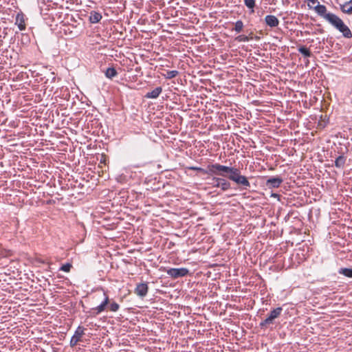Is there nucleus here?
I'll return each mask as SVG.
<instances>
[{"label": "nucleus", "instance_id": "nucleus-1", "mask_svg": "<svg viewBox=\"0 0 352 352\" xmlns=\"http://www.w3.org/2000/svg\"><path fill=\"white\" fill-rule=\"evenodd\" d=\"M219 176L227 177V179L235 182L238 186H243L244 189L250 187L248 177L242 175L241 170L236 167L221 165Z\"/></svg>", "mask_w": 352, "mask_h": 352}, {"label": "nucleus", "instance_id": "nucleus-2", "mask_svg": "<svg viewBox=\"0 0 352 352\" xmlns=\"http://www.w3.org/2000/svg\"><path fill=\"white\" fill-rule=\"evenodd\" d=\"M328 22L336 30L342 34L346 38H352V32L344 21L336 14L328 16Z\"/></svg>", "mask_w": 352, "mask_h": 352}, {"label": "nucleus", "instance_id": "nucleus-3", "mask_svg": "<svg viewBox=\"0 0 352 352\" xmlns=\"http://www.w3.org/2000/svg\"><path fill=\"white\" fill-rule=\"evenodd\" d=\"M221 164L215 163V164H208L206 168H203L197 166H191L189 167V169L197 170L202 174H206L208 175H216L219 176L220 170H221Z\"/></svg>", "mask_w": 352, "mask_h": 352}, {"label": "nucleus", "instance_id": "nucleus-4", "mask_svg": "<svg viewBox=\"0 0 352 352\" xmlns=\"http://www.w3.org/2000/svg\"><path fill=\"white\" fill-rule=\"evenodd\" d=\"M213 176L212 178V182L210 183L213 187L219 188L223 191L228 190L231 188V184L226 179L227 177Z\"/></svg>", "mask_w": 352, "mask_h": 352}, {"label": "nucleus", "instance_id": "nucleus-5", "mask_svg": "<svg viewBox=\"0 0 352 352\" xmlns=\"http://www.w3.org/2000/svg\"><path fill=\"white\" fill-rule=\"evenodd\" d=\"M189 273V270L185 267L181 268H169L166 270V274L173 278H178L184 277Z\"/></svg>", "mask_w": 352, "mask_h": 352}, {"label": "nucleus", "instance_id": "nucleus-6", "mask_svg": "<svg viewBox=\"0 0 352 352\" xmlns=\"http://www.w3.org/2000/svg\"><path fill=\"white\" fill-rule=\"evenodd\" d=\"M282 309H272L270 315L259 324L261 329L267 327L269 324H273V321L281 313Z\"/></svg>", "mask_w": 352, "mask_h": 352}, {"label": "nucleus", "instance_id": "nucleus-7", "mask_svg": "<svg viewBox=\"0 0 352 352\" xmlns=\"http://www.w3.org/2000/svg\"><path fill=\"white\" fill-rule=\"evenodd\" d=\"M85 327L79 325L74 331V335L70 339L69 344L71 346H74L80 340L82 336L84 334Z\"/></svg>", "mask_w": 352, "mask_h": 352}, {"label": "nucleus", "instance_id": "nucleus-8", "mask_svg": "<svg viewBox=\"0 0 352 352\" xmlns=\"http://www.w3.org/2000/svg\"><path fill=\"white\" fill-rule=\"evenodd\" d=\"M148 291V286L147 283H138L135 287L134 293L139 297H144Z\"/></svg>", "mask_w": 352, "mask_h": 352}, {"label": "nucleus", "instance_id": "nucleus-9", "mask_svg": "<svg viewBox=\"0 0 352 352\" xmlns=\"http://www.w3.org/2000/svg\"><path fill=\"white\" fill-rule=\"evenodd\" d=\"M283 182V179L280 177H272L267 179L265 182V186L268 188H278L281 185Z\"/></svg>", "mask_w": 352, "mask_h": 352}, {"label": "nucleus", "instance_id": "nucleus-10", "mask_svg": "<svg viewBox=\"0 0 352 352\" xmlns=\"http://www.w3.org/2000/svg\"><path fill=\"white\" fill-rule=\"evenodd\" d=\"M314 10L317 12V14L324 19L327 21H328V16L330 15H333V13L327 12V8L324 5L318 4L314 8Z\"/></svg>", "mask_w": 352, "mask_h": 352}, {"label": "nucleus", "instance_id": "nucleus-11", "mask_svg": "<svg viewBox=\"0 0 352 352\" xmlns=\"http://www.w3.org/2000/svg\"><path fill=\"white\" fill-rule=\"evenodd\" d=\"M173 311H167L169 315L173 316L175 318H177L178 319L177 322H183V317L182 314L186 316L187 314H189L190 309H181L180 311H177L175 309H172Z\"/></svg>", "mask_w": 352, "mask_h": 352}, {"label": "nucleus", "instance_id": "nucleus-12", "mask_svg": "<svg viewBox=\"0 0 352 352\" xmlns=\"http://www.w3.org/2000/svg\"><path fill=\"white\" fill-rule=\"evenodd\" d=\"M265 22L270 28L277 27L279 24L278 18L274 15H267L265 17Z\"/></svg>", "mask_w": 352, "mask_h": 352}, {"label": "nucleus", "instance_id": "nucleus-13", "mask_svg": "<svg viewBox=\"0 0 352 352\" xmlns=\"http://www.w3.org/2000/svg\"><path fill=\"white\" fill-rule=\"evenodd\" d=\"M15 24L21 31L25 29V16L23 13H18L16 14Z\"/></svg>", "mask_w": 352, "mask_h": 352}, {"label": "nucleus", "instance_id": "nucleus-14", "mask_svg": "<svg viewBox=\"0 0 352 352\" xmlns=\"http://www.w3.org/2000/svg\"><path fill=\"white\" fill-rule=\"evenodd\" d=\"M162 91V88L161 87H157L155 89H154L153 91L147 92L145 95V97L146 98H152L155 99L158 98L160 94Z\"/></svg>", "mask_w": 352, "mask_h": 352}, {"label": "nucleus", "instance_id": "nucleus-15", "mask_svg": "<svg viewBox=\"0 0 352 352\" xmlns=\"http://www.w3.org/2000/svg\"><path fill=\"white\" fill-rule=\"evenodd\" d=\"M340 10L343 13L351 14H352V0L345 2L344 4H340Z\"/></svg>", "mask_w": 352, "mask_h": 352}, {"label": "nucleus", "instance_id": "nucleus-16", "mask_svg": "<svg viewBox=\"0 0 352 352\" xmlns=\"http://www.w3.org/2000/svg\"><path fill=\"white\" fill-rule=\"evenodd\" d=\"M102 19V15L100 13L96 12V11H91L90 12L89 16V21L91 23H98Z\"/></svg>", "mask_w": 352, "mask_h": 352}, {"label": "nucleus", "instance_id": "nucleus-17", "mask_svg": "<svg viewBox=\"0 0 352 352\" xmlns=\"http://www.w3.org/2000/svg\"><path fill=\"white\" fill-rule=\"evenodd\" d=\"M346 161V157L343 155L338 156L335 160V166L338 168H343Z\"/></svg>", "mask_w": 352, "mask_h": 352}, {"label": "nucleus", "instance_id": "nucleus-18", "mask_svg": "<svg viewBox=\"0 0 352 352\" xmlns=\"http://www.w3.org/2000/svg\"><path fill=\"white\" fill-rule=\"evenodd\" d=\"M338 272L339 274L352 278V268L341 267L338 270Z\"/></svg>", "mask_w": 352, "mask_h": 352}, {"label": "nucleus", "instance_id": "nucleus-19", "mask_svg": "<svg viewBox=\"0 0 352 352\" xmlns=\"http://www.w3.org/2000/svg\"><path fill=\"white\" fill-rule=\"evenodd\" d=\"M104 74L107 78L112 79L118 75V72L114 67H109L105 71Z\"/></svg>", "mask_w": 352, "mask_h": 352}, {"label": "nucleus", "instance_id": "nucleus-20", "mask_svg": "<svg viewBox=\"0 0 352 352\" xmlns=\"http://www.w3.org/2000/svg\"><path fill=\"white\" fill-rule=\"evenodd\" d=\"M243 22L241 20H239L235 22L234 27L232 29V31H235L236 33H240L243 31Z\"/></svg>", "mask_w": 352, "mask_h": 352}, {"label": "nucleus", "instance_id": "nucleus-21", "mask_svg": "<svg viewBox=\"0 0 352 352\" xmlns=\"http://www.w3.org/2000/svg\"><path fill=\"white\" fill-rule=\"evenodd\" d=\"M298 52L302 54L305 57H310L311 56V52L309 48L305 46H300L298 49Z\"/></svg>", "mask_w": 352, "mask_h": 352}, {"label": "nucleus", "instance_id": "nucleus-22", "mask_svg": "<svg viewBox=\"0 0 352 352\" xmlns=\"http://www.w3.org/2000/svg\"><path fill=\"white\" fill-rule=\"evenodd\" d=\"M103 300L100 302V305L96 306L95 308H105V307L109 303V299L108 296L104 292L103 293Z\"/></svg>", "mask_w": 352, "mask_h": 352}, {"label": "nucleus", "instance_id": "nucleus-23", "mask_svg": "<svg viewBox=\"0 0 352 352\" xmlns=\"http://www.w3.org/2000/svg\"><path fill=\"white\" fill-rule=\"evenodd\" d=\"M251 39H252V37H249V36H246L244 34L239 35L235 38V41L238 42H248Z\"/></svg>", "mask_w": 352, "mask_h": 352}, {"label": "nucleus", "instance_id": "nucleus-24", "mask_svg": "<svg viewBox=\"0 0 352 352\" xmlns=\"http://www.w3.org/2000/svg\"><path fill=\"white\" fill-rule=\"evenodd\" d=\"M179 72L177 70L167 71L164 76L167 79H172L178 75Z\"/></svg>", "mask_w": 352, "mask_h": 352}, {"label": "nucleus", "instance_id": "nucleus-25", "mask_svg": "<svg viewBox=\"0 0 352 352\" xmlns=\"http://www.w3.org/2000/svg\"><path fill=\"white\" fill-rule=\"evenodd\" d=\"M244 3L249 9H252V12H254L253 9L255 7V0H244Z\"/></svg>", "mask_w": 352, "mask_h": 352}, {"label": "nucleus", "instance_id": "nucleus-26", "mask_svg": "<svg viewBox=\"0 0 352 352\" xmlns=\"http://www.w3.org/2000/svg\"><path fill=\"white\" fill-rule=\"evenodd\" d=\"M72 267V265L69 263H67L60 267V270L65 272H70Z\"/></svg>", "mask_w": 352, "mask_h": 352}, {"label": "nucleus", "instance_id": "nucleus-27", "mask_svg": "<svg viewBox=\"0 0 352 352\" xmlns=\"http://www.w3.org/2000/svg\"><path fill=\"white\" fill-rule=\"evenodd\" d=\"M96 311H94V312H91V311L86 312L87 317H89L91 316H96V315L99 314L100 312H102L104 309H96Z\"/></svg>", "mask_w": 352, "mask_h": 352}, {"label": "nucleus", "instance_id": "nucleus-28", "mask_svg": "<svg viewBox=\"0 0 352 352\" xmlns=\"http://www.w3.org/2000/svg\"><path fill=\"white\" fill-rule=\"evenodd\" d=\"M211 313H212L214 315H219L220 316H221L223 314H225V311L223 312L221 311H220L221 309H209Z\"/></svg>", "mask_w": 352, "mask_h": 352}, {"label": "nucleus", "instance_id": "nucleus-29", "mask_svg": "<svg viewBox=\"0 0 352 352\" xmlns=\"http://www.w3.org/2000/svg\"><path fill=\"white\" fill-rule=\"evenodd\" d=\"M110 308H119V305L116 302L113 301L110 304Z\"/></svg>", "mask_w": 352, "mask_h": 352}, {"label": "nucleus", "instance_id": "nucleus-30", "mask_svg": "<svg viewBox=\"0 0 352 352\" xmlns=\"http://www.w3.org/2000/svg\"><path fill=\"white\" fill-rule=\"evenodd\" d=\"M100 162L105 164V162H106V156L105 155H102Z\"/></svg>", "mask_w": 352, "mask_h": 352}, {"label": "nucleus", "instance_id": "nucleus-31", "mask_svg": "<svg viewBox=\"0 0 352 352\" xmlns=\"http://www.w3.org/2000/svg\"><path fill=\"white\" fill-rule=\"evenodd\" d=\"M309 3H311L312 4L319 3L318 0H306Z\"/></svg>", "mask_w": 352, "mask_h": 352}, {"label": "nucleus", "instance_id": "nucleus-32", "mask_svg": "<svg viewBox=\"0 0 352 352\" xmlns=\"http://www.w3.org/2000/svg\"><path fill=\"white\" fill-rule=\"evenodd\" d=\"M272 197H274L278 198V199H279L280 195L276 194V193H272Z\"/></svg>", "mask_w": 352, "mask_h": 352}, {"label": "nucleus", "instance_id": "nucleus-33", "mask_svg": "<svg viewBox=\"0 0 352 352\" xmlns=\"http://www.w3.org/2000/svg\"><path fill=\"white\" fill-rule=\"evenodd\" d=\"M51 75L52 76V81L54 82L56 79L55 74L54 72L51 73Z\"/></svg>", "mask_w": 352, "mask_h": 352}, {"label": "nucleus", "instance_id": "nucleus-34", "mask_svg": "<svg viewBox=\"0 0 352 352\" xmlns=\"http://www.w3.org/2000/svg\"><path fill=\"white\" fill-rule=\"evenodd\" d=\"M252 33L251 32V33L248 35V36H249V37H252Z\"/></svg>", "mask_w": 352, "mask_h": 352}, {"label": "nucleus", "instance_id": "nucleus-35", "mask_svg": "<svg viewBox=\"0 0 352 352\" xmlns=\"http://www.w3.org/2000/svg\"><path fill=\"white\" fill-rule=\"evenodd\" d=\"M255 38H256V40H258V39H259L260 38H259V36H256V37H255Z\"/></svg>", "mask_w": 352, "mask_h": 352}]
</instances>
